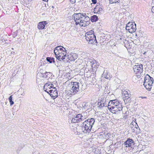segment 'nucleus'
Wrapping results in <instances>:
<instances>
[{
    "mask_svg": "<svg viewBox=\"0 0 154 154\" xmlns=\"http://www.w3.org/2000/svg\"><path fill=\"white\" fill-rule=\"evenodd\" d=\"M135 124L134 123L132 122L130 125V127L132 129H133V130L135 131L134 130V128H135Z\"/></svg>",
    "mask_w": 154,
    "mask_h": 154,
    "instance_id": "473e14b6",
    "label": "nucleus"
},
{
    "mask_svg": "<svg viewBox=\"0 0 154 154\" xmlns=\"http://www.w3.org/2000/svg\"><path fill=\"white\" fill-rule=\"evenodd\" d=\"M64 50H63V51H62V53L61 52L62 55L66 57L67 55H66V50L65 48H63Z\"/></svg>",
    "mask_w": 154,
    "mask_h": 154,
    "instance_id": "c756f323",
    "label": "nucleus"
},
{
    "mask_svg": "<svg viewBox=\"0 0 154 154\" xmlns=\"http://www.w3.org/2000/svg\"><path fill=\"white\" fill-rule=\"evenodd\" d=\"M92 2L94 4H95L97 3V0H92Z\"/></svg>",
    "mask_w": 154,
    "mask_h": 154,
    "instance_id": "a19ab883",
    "label": "nucleus"
},
{
    "mask_svg": "<svg viewBox=\"0 0 154 154\" xmlns=\"http://www.w3.org/2000/svg\"><path fill=\"white\" fill-rule=\"evenodd\" d=\"M126 29L128 30L129 32L132 33L136 31V25L135 23L134 25L132 23H128L126 25Z\"/></svg>",
    "mask_w": 154,
    "mask_h": 154,
    "instance_id": "423d86ee",
    "label": "nucleus"
},
{
    "mask_svg": "<svg viewBox=\"0 0 154 154\" xmlns=\"http://www.w3.org/2000/svg\"><path fill=\"white\" fill-rule=\"evenodd\" d=\"M97 105L98 106H99L100 107V108H102V107H101V103L100 102L98 103Z\"/></svg>",
    "mask_w": 154,
    "mask_h": 154,
    "instance_id": "79ce46f5",
    "label": "nucleus"
},
{
    "mask_svg": "<svg viewBox=\"0 0 154 154\" xmlns=\"http://www.w3.org/2000/svg\"><path fill=\"white\" fill-rule=\"evenodd\" d=\"M79 83L78 82H73L72 87L70 91L72 95L76 94L79 91Z\"/></svg>",
    "mask_w": 154,
    "mask_h": 154,
    "instance_id": "39448f33",
    "label": "nucleus"
},
{
    "mask_svg": "<svg viewBox=\"0 0 154 154\" xmlns=\"http://www.w3.org/2000/svg\"><path fill=\"white\" fill-rule=\"evenodd\" d=\"M61 57L62 58V60H63L64 62H66V61H68V60H67V58L66 57L62 55Z\"/></svg>",
    "mask_w": 154,
    "mask_h": 154,
    "instance_id": "72a5a7b5",
    "label": "nucleus"
},
{
    "mask_svg": "<svg viewBox=\"0 0 154 154\" xmlns=\"http://www.w3.org/2000/svg\"><path fill=\"white\" fill-rule=\"evenodd\" d=\"M81 13H77L74 14L73 16V18L75 22V24L76 25H79V23L80 21L82 19V17H81Z\"/></svg>",
    "mask_w": 154,
    "mask_h": 154,
    "instance_id": "6e6552de",
    "label": "nucleus"
},
{
    "mask_svg": "<svg viewBox=\"0 0 154 154\" xmlns=\"http://www.w3.org/2000/svg\"><path fill=\"white\" fill-rule=\"evenodd\" d=\"M87 64L90 65L93 70H95L97 67L98 66L97 62L94 60H89L87 61Z\"/></svg>",
    "mask_w": 154,
    "mask_h": 154,
    "instance_id": "9d476101",
    "label": "nucleus"
},
{
    "mask_svg": "<svg viewBox=\"0 0 154 154\" xmlns=\"http://www.w3.org/2000/svg\"><path fill=\"white\" fill-rule=\"evenodd\" d=\"M144 83L145 84L152 85L153 83V79L149 75L147 74L144 78Z\"/></svg>",
    "mask_w": 154,
    "mask_h": 154,
    "instance_id": "f8f14e48",
    "label": "nucleus"
},
{
    "mask_svg": "<svg viewBox=\"0 0 154 154\" xmlns=\"http://www.w3.org/2000/svg\"><path fill=\"white\" fill-rule=\"evenodd\" d=\"M79 23V25L80 26L85 27L88 24V23H87L85 21V20H83V19H82L81 21H80Z\"/></svg>",
    "mask_w": 154,
    "mask_h": 154,
    "instance_id": "412c9836",
    "label": "nucleus"
},
{
    "mask_svg": "<svg viewBox=\"0 0 154 154\" xmlns=\"http://www.w3.org/2000/svg\"><path fill=\"white\" fill-rule=\"evenodd\" d=\"M100 102L101 103V107L102 108L104 106H107V105H106V103L105 104V103H104V100H101L100 101Z\"/></svg>",
    "mask_w": 154,
    "mask_h": 154,
    "instance_id": "cd10ccee",
    "label": "nucleus"
},
{
    "mask_svg": "<svg viewBox=\"0 0 154 154\" xmlns=\"http://www.w3.org/2000/svg\"><path fill=\"white\" fill-rule=\"evenodd\" d=\"M53 87H54V85L52 84L50 82L47 83L45 85L44 87V89H45L46 88H50L51 89L53 88Z\"/></svg>",
    "mask_w": 154,
    "mask_h": 154,
    "instance_id": "aec40b11",
    "label": "nucleus"
},
{
    "mask_svg": "<svg viewBox=\"0 0 154 154\" xmlns=\"http://www.w3.org/2000/svg\"><path fill=\"white\" fill-rule=\"evenodd\" d=\"M46 60L50 63H55L54 59L52 57H47L46 58Z\"/></svg>",
    "mask_w": 154,
    "mask_h": 154,
    "instance_id": "b1692460",
    "label": "nucleus"
},
{
    "mask_svg": "<svg viewBox=\"0 0 154 154\" xmlns=\"http://www.w3.org/2000/svg\"><path fill=\"white\" fill-rule=\"evenodd\" d=\"M152 13L154 14V11Z\"/></svg>",
    "mask_w": 154,
    "mask_h": 154,
    "instance_id": "09e8293b",
    "label": "nucleus"
},
{
    "mask_svg": "<svg viewBox=\"0 0 154 154\" xmlns=\"http://www.w3.org/2000/svg\"><path fill=\"white\" fill-rule=\"evenodd\" d=\"M47 79L50 78V77L52 75L51 73L50 72H46Z\"/></svg>",
    "mask_w": 154,
    "mask_h": 154,
    "instance_id": "2f4dec72",
    "label": "nucleus"
},
{
    "mask_svg": "<svg viewBox=\"0 0 154 154\" xmlns=\"http://www.w3.org/2000/svg\"><path fill=\"white\" fill-rule=\"evenodd\" d=\"M141 98H142V99H144V98H146V97H141Z\"/></svg>",
    "mask_w": 154,
    "mask_h": 154,
    "instance_id": "c03bdc74",
    "label": "nucleus"
},
{
    "mask_svg": "<svg viewBox=\"0 0 154 154\" xmlns=\"http://www.w3.org/2000/svg\"><path fill=\"white\" fill-rule=\"evenodd\" d=\"M72 0H71L70 2H72V3H74V2H75V0H74V1H72Z\"/></svg>",
    "mask_w": 154,
    "mask_h": 154,
    "instance_id": "a18cd8bd",
    "label": "nucleus"
},
{
    "mask_svg": "<svg viewBox=\"0 0 154 154\" xmlns=\"http://www.w3.org/2000/svg\"><path fill=\"white\" fill-rule=\"evenodd\" d=\"M83 20H85V21L88 23L90 19L88 17H84V18H83Z\"/></svg>",
    "mask_w": 154,
    "mask_h": 154,
    "instance_id": "bb28decb",
    "label": "nucleus"
},
{
    "mask_svg": "<svg viewBox=\"0 0 154 154\" xmlns=\"http://www.w3.org/2000/svg\"><path fill=\"white\" fill-rule=\"evenodd\" d=\"M45 71L44 70H43L42 69H40V70H39V72L42 75L43 74V73L45 72Z\"/></svg>",
    "mask_w": 154,
    "mask_h": 154,
    "instance_id": "ea45409f",
    "label": "nucleus"
},
{
    "mask_svg": "<svg viewBox=\"0 0 154 154\" xmlns=\"http://www.w3.org/2000/svg\"><path fill=\"white\" fill-rule=\"evenodd\" d=\"M134 143V141L132 139L128 138L127 140L125 142L124 144L126 145V147H132L133 143Z\"/></svg>",
    "mask_w": 154,
    "mask_h": 154,
    "instance_id": "dca6fc26",
    "label": "nucleus"
},
{
    "mask_svg": "<svg viewBox=\"0 0 154 154\" xmlns=\"http://www.w3.org/2000/svg\"><path fill=\"white\" fill-rule=\"evenodd\" d=\"M103 134L106 139H108L109 138H110L111 135L109 133L107 132H105Z\"/></svg>",
    "mask_w": 154,
    "mask_h": 154,
    "instance_id": "393cba45",
    "label": "nucleus"
},
{
    "mask_svg": "<svg viewBox=\"0 0 154 154\" xmlns=\"http://www.w3.org/2000/svg\"><path fill=\"white\" fill-rule=\"evenodd\" d=\"M9 100L11 106L14 103V102L12 101V95L9 98Z\"/></svg>",
    "mask_w": 154,
    "mask_h": 154,
    "instance_id": "a878e982",
    "label": "nucleus"
},
{
    "mask_svg": "<svg viewBox=\"0 0 154 154\" xmlns=\"http://www.w3.org/2000/svg\"><path fill=\"white\" fill-rule=\"evenodd\" d=\"M122 97L124 99V102L125 103H130L131 102V94L129 91H122Z\"/></svg>",
    "mask_w": 154,
    "mask_h": 154,
    "instance_id": "20e7f679",
    "label": "nucleus"
},
{
    "mask_svg": "<svg viewBox=\"0 0 154 154\" xmlns=\"http://www.w3.org/2000/svg\"><path fill=\"white\" fill-rule=\"evenodd\" d=\"M111 75H110V74L107 72V71H104L102 75V77H103L106 79H109L111 78Z\"/></svg>",
    "mask_w": 154,
    "mask_h": 154,
    "instance_id": "a211bd4d",
    "label": "nucleus"
},
{
    "mask_svg": "<svg viewBox=\"0 0 154 154\" xmlns=\"http://www.w3.org/2000/svg\"><path fill=\"white\" fill-rule=\"evenodd\" d=\"M118 104H121L119 103V101L117 100H111L109 103L108 106H111L112 105H118Z\"/></svg>",
    "mask_w": 154,
    "mask_h": 154,
    "instance_id": "6ab92c4d",
    "label": "nucleus"
},
{
    "mask_svg": "<svg viewBox=\"0 0 154 154\" xmlns=\"http://www.w3.org/2000/svg\"><path fill=\"white\" fill-rule=\"evenodd\" d=\"M102 7V6L99 5H97L94 9V13L98 14H102L103 11V8Z\"/></svg>",
    "mask_w": 154,
    "mask_h": 154,
    "instance_id": "4468645a",
    "label": "nucleus"
},
{
    "mask_svg": "<svg viewBox=\"0 0 154 154\" xmlns=\"http://www.w3.org/2000/svg\"><path fill=\"white\" fill-rule=\"evenodd\" d=\"M133 69L135 73L136 74H140L143 71V66L141 64L134 66Z\"/></svg>",
    "mask_w": 154,
    "mask_h": 154,
    "instance_id": "0eeeda50",
    "label": "nucleus"
},
{
    "mask_svg": "<svg viewBox=\"0 0 154 154\" xmlns=\"http://www.w3.org/2000/svg\"><path fill=\"white\" fill-rule=\"evenodd\" d=\"M146 52H145L144 53V54H145V53H146Z\"/></svg>",
    "mask_w": 154,
    "mask_h": 154,
    "instance_id": "de8ad7c7",
    "label": "nucleus"
},
{
    "mask_svg": "<svg viewBox=\"0 0 154 154\" xmlns=\"http://www.w3.org/2000/svg\"><path fill=\"white\" fill-rule=\"evenodd\" d=\"M1 59V58H0V60Z\"/></svg>",
    "mask_w": 154,
    "mask_h": 154,
    "instance_id": "8fccbe9b",
    "label": "nucleus"
},
{
    "mask_svg": "<svg viewBox=\"0 0 154 154\" xmlns=\"http://www.w3.org/2000/svg\"><path fill=\"white\" fill-rule=\"evenodd\" d=\"M152 7L151 11L152 12L154 11V0H152L151 4Z\"/></svg>",
    "mask_w": 154,
    "mask_h": 154,
    "instance_id": "7c9ffc66",
    "label": "nucleus"
},
{
    "mask_svg": "<svg viewBox=\"0 0 154 154\" xmlns=\"http://www.w3.org/2000/svg\"><path fill=\"white\" fill-rule=\"evenodd\" d=\"M143 85L146 89L148 90L149 91H150L151 90L152 85H151L150 84H148L147 85L146 84H145L144 83H143Z\"/></svg>",
    "mask_w": 154,
    "mask_h": 154,
    "instance_id": "5701e85b",
    "label": "nucleus"
},
{
    "mask_svg": "<svg viewBox=\"0 0 154 154\" xmlns=\"http://www.w3.org/2000/svg\"><path fill=\"white\" fill-rule=\"evenodd\" d=\"M83 118L81 114H79L73 118L71 122L72 123L78 122L82 121L83 119Z\"/></svg>",
    "mask_w": 154,
    "mask_h": 154,
    "instance_id": "1a4fd4ad",
    "label": "nucleus"
},
{
    "mask_svg": "<svg viewBox=\"0 0 154 154\" xmlns=\"http://www.w3.org/2000/svg\"><path fill=\"white\" fill-rule=\"evenodd\" d=\"M81 14V17H82V19L84 17H88L85 13H80Z\"/></svg>",
    "mask_w": 154,
    "mask_h": 154,
    "instance_id": "c9c22d12",
    "label": "nucleus"
},
{
    "mask_svg": "<svg viewBox=\"0 0 154 154\" xmlns=\"http://www.w3.org/2000/svg\"><path fill=\"white\" fill-rule=\"evenodd\" d=\"M47 75H46V72H44L43 74H42V75L41 76L44 78H46L47 79V76H46Z\"/></svg>",
    "mask_w": 154,
    "mask_h": 154,
    "instance_id": "4c0bfd02",
    "label": "nucleus"
},
{
    "mask_svg": "<svg viewBox=\"0 0 154 154\" xmlns=\"http://www.w3.org/2000/svg\"><path fill=\"white\" fill-rule=\"evenodd\" d=\"M47 23L46 21L40 22L38 24V28L39 29H44L45 26Z\"/></svg>",
    "mask_w": 154,
    "mask_h": 154,
    "instance_id": "f3484780",
    "label": "nucleus"
},
{
    "mask_svg": "<svg viewBox=\"0 0 154 154\" xmlns=\"http://www.w3.org/2000/svg\"><path fill=\"white\" fill-rule=\"evenodd\" d=\"M95 120L94 119L92 118L86 120L82 123L81 129L85 133H89L93 125L94 124Z\"/></svg>",
    "mask_w": 154,
    "mask_h": 154,
    "instance_id": "f257e3e1",
    "label": "nucleus"
},
{
    "mask_svg": "<svg viewBox=\"0 0 154 154\" xmlns=\"http://www.w3.org/2000/svg\"><path fill=\"white\" fill-rule=\"evenodd\" d=\"M43 1H45V2H48V0H42Z\"/></svg>",
    "mask_w": 154,
    "mask_h": 154,
    "instance_id": "49530a36",
    "label": "nucleus"
},
{
    "mask_svg": "<svg viewBox=\"0 0 154 154\" xmlns=\"http://www.w3.org/2000/svg\"><path fill=\"white\" fill-rule=\"evenodd\" d=\"M98 17L95 15H94L91 16V22H94L98 20Z\"/></svg>",
    "mask_w": 154,
    "mask_h": 154,
    "instance_id": "4be33fe9",
    "label": "nucleus"
},
{
    "mask_svg": "<svg viewBox=\"0 0 154 154\" xmlns=\"http://www.w3.org/2000/svg\"><path fill=\"white\" fill-rule=\"evenodd\" d=\"M58 55H59V56H56V57H57V59H58L60 61L62 60V58L61 56L62 55V54H60Z\"/></svg>",
    "mask_w": 154,
    "mask_h": 154,
    "instance_id": "f704fd0d",
    "label": "nucleus"
},
{
    "mask_svg": "<svg viewBox=\"0 0 154 154\" xmlns=\"http://www.w3.org/2000/svg\"><path fill=\"white\" fill-rule=\"evenodd\" d=\"M63 48L62 46H58L55 48L54 50V52L56 56H57L58 55H59L61 54V52L62 53V51H63Z\"/></svg>",
    "mask_w": 154,
    "mask_h": 154,
    "instance_id": "2eb2a0df",
    "label": "nucleus"
},
{
    "mask_svg": "<svg viewBox=\"0 0 154 154\" xmlns=\"http://www.w3.org/2000/svg\"><path fill=\"white\" fill-rule=\"evenodd\" d=\"M134 124H135V128H137V127H138V125H137V124L136 122H134Z\"/></svg>",
    "mask_w": 154,
    "mask_h": 154,
    "instance_id": "37998d69",
    "label": "nucleus"
},
{
    "mask_svg": "<svg viewBox=\"0 0 154 154\" xmlns=\"http://www.w3.org/2000/svg\"><path fill=\"white\" fill-rule=\"evenodd\" d=\"M51 97L54 99L58 97L57 91L55 87L53 88L50 90L49 93Z\"/></svg>",
    "mask_w": 154,
    "mask_h": 154,
    "instance_id": "9b49d317",
    "label": "nucleus"
},
{
    "mask_svg": "<svg viewBox=\"0 0 154 154\" xmlns=\"http://www.w3.org/2000/svg\"><path fill=\"white\" fill-rule=\"evenodd\" d=\"M13 37L15 38L17 35V32L16 31L13 33L12 34Z\"/></svg>",
    "mask_w": 154,
    "mask_h": 154,
    "instance_id": "58836bf2",
    "label": "nucleus"
},
{
    "mask_svg": "<svg viewBox=\"0 0 154 154\" xmlns=\"http://www.w3.org/2000/svg\"><path fill=\"white\" fill-rule=\"evenodd\" d=\"M44 91L47 92L49 94V93L50 92V90H51L50 88H46L45 89H44Z\"/></svg>",
    "mask_w": 154,
    "mask_h": 154,
    "instance_id": "e433bc0d",
    "label": "nucleus"
},
{
    "mask_svg": "<svg viewBox=\"0 0 154 154\" xmlns=\"http://www.w3.org/2000/svg\"><path fill=\"white\" fill-rule=\"evenodd\" d=\"M85 37L86 40L89 44H93L97 42L96 36L92 30L86 33Z\"/></svg>",
    "mask_w": 154,
    "mask_h": 154,
    "instance_id": "f03ea898",
    "label": "nucleus"
},
{
    "mask_svg": "<svg viewBox=\"0 0 154 154\" xmlns=\"http://www.w3.org/2000/svg\"><path fill=\"white\" fill-rule=\"evenodd\" d=\"M108 108L109 110L113 113H116V112L122 110V109L121 104H118V105L108 106Z\"/></svg>",
    "mask_w": 154,
    "mask_h": 154,
    "instance_id": "7ed1b4c3",
    "label": "nucleus"
},
{
    "mask_svg": "<svg viewBox=\"0 0 154 154\" xmlns=\"http://www.w3.org/2000/svg\"><path fill=\"white\" fill-rule=\"evenodd\" d=\"M68 60L70 61H74L78 57V55L76 54L72 53L70 54H68L66 56Z\"/></svg>",
    "mask_w": 154,
    "mask_h": 154,
    "instance_id": "ddd939ff",
    "label": "nucleus"
},
{
    "mask_svg": "<svg viewBox=\"0 0 154 154\" xmlns=\"http://www.w3.org/2000/svg\"><path fill=\"white\" fill-rule=\"evenodd\" d=\"M120 0H109V3L110 4H113L116 2L119 3Z\"/></svg>",
    "mask_w": 154,
    "mask_h": 154,
    "instance_id": "c85d7f7f",
    "label": "nucleus"
}]
</instances>
